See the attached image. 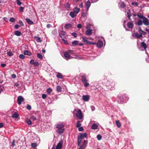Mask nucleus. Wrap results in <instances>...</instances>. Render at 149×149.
<instances>
[{"instance_id": "f8f14e48", "label": "nucleus", "mask_w": 149, "mask_h": 149, "mask_svg": "<svg viewBox=\"0 0 149 149\" xmlns=\"http://www.w3.org/2000/svg\"><path fill=\"white\" fill-rule=\"evenodd\" d=\"M97 47L99 48L101 47L103 45V42L101 40H99L96 43Z\"/></svg>"}, {"instance_id": "9d476101", "label": "nucleus", "mask_w": 149, "mask_h": 149, "mask_svg": "<svg viewBox=\"0 0 149 149\" xmlns=\"http://www.w3.org/2000/svg\"><path fill=\"white\" fill-rule=\"evenodd\" d=\"M89 97L90 96L89 95H84L82 96V99L84 101L87 102L89 100Z\"/></svg>"}, {"instance_id": "a19ab883", "label": "nucleus", "mask_w": 149, "mask_h": 149, "mask_svg": "<svg viewBox=\"0 0 149 149\" xmlns=\"http://www.w3.org/2000/svg\"><path fill=\"white\" fill-rule=\"evenodd\" d=\"M52 91V89L50 88H49L47 90V92L48 94H50Z\"/></svg>"}, {"instance_id": "7c9ffc66", "label": "nucleus", "mask_w": 149, "mask_h": 149, "mask_svg": "<svg viewBox=\"0 0 149 149\" xmlns=\"http://www.w3.org/2000/svg\"><path fill=\"white\" fill-rule=\"evenodd\" d=\"M18 116H19L18 113H17L15 112L12 115V117L13 118H18Z\"/></svg>"}, {"instance_id": "1a4fd4ad", "label": "nucleus", "mask_w": 149, "mask_h": 149, "mask_svg": "<svg viewBox=\"0 0 149 149\" xmlns=\"http://www.w3.org/2000/svg\"><path fill=\"white\" fill-rule=\"evenodd\" d=\"M143 23L146 26L149 25V21L147 18L145 17L143 20Z\"/></svg>"}, {"instance_id": "69168bd1", "label": "nucleus", "mask_w": 149, "mask_h": 149, "mask_svg": "<svg viewBox=\"0 0 149 149\" xmlns=\"http://www.w3.org/2000/svg\"><path fill=\"white\" fill-rule=\"evenodd\" d=\"M96 43L95 42H89L88 43V44L89 45H95L96 44Z\"/></svg>"}, {"instance_id": "774afa93", "label": "nucleus", "mask_w": 149, "mask_h": 149, "mask_svg": "<svg viewBox=\"0 0 149 149\" xmlns=\"http://www.w3.org/2000/svg\"><path fill=\"white\" fill-rule=\"evenodd\" d=\"M17 3L19 5H20L22 4L21 2L19 0H17Z\"/></svg>"}, {"instance_id": "e2e57ef3", "label": "nucleus", "mask_w": 149, "mask_h": 149, "mask_svg": "<svg viewBox=\"0 0 149 149\" xmlns=\"http://www.w3.org/2000/svg\"><path fill=\"white\" fill-rule=\"evenodd\" d=\"M75 58L77 59H81L82 58V57L77 55H75Z\"/></svg>"}, {"instance_id": "ea45409f", "label": "nucleus", "mask_w": 149, "mask_h": 149, "mask_svg": "<svg viewBox=\"0 0 149 149\" xmlns=\"http://www.w3.org/2000/svg\"><path fill=\"white\" fill-rule=\"evenodd\" d=\"M137 16L139 18L141 19H142L143 20V18L145 17L143 15H139V14H137Z\"/></svg>"}, {"instance_id": "3c124183", "label": "nucleus", "mask_w": 149, "mask_h": 149, "mask_svg": "<svg viewBox=\"0 0 149 149\" xmlns=\"http://www.w3.org/2000/svg\"><path fill=\"white\" fill-rule=\"evenodd\" d=\"M64 38H62V41L63 42L64 44H65V45H68V42L66 40H65Z\"/></svg>"}, {"instance_id": "0e129e2a", "label": "nucleus", "mask_w": 149, "mask_h": 149, "mask_svg": "<svg viewBox=\"0 0 149 149\" xmlns=\"http://www.w3.org/2000/svg\"><path fill=\"white\" fill-rule=\"evenodd\" d=\"M57 33V31L56 30H54L52 31V33L54 35H56Z\"/></svg>"}, {"instance_id": "7ed1b4c3", "label": "nucleus", "mask_w": 149, "mask_h": 149, "mask_svg": "<svg viewBox=\"0 0 149 149\" xmlns=\"http://www.w3.org/2000/svg\"><path fill=\"white\" fill-rule=\"evenodd\" d=\"M107 85L109 86V88L111 90H113L114 88V83L113 82H111L109 81H107Z\"/></svg>"}, {"instance_id": "72a5a7b5", "label": "nucleus", "mask_w": 149, "mask_h": 149, "mask_svg": "<svg viewBox=\"0 0 149 149\" xmlns=\"http://www.w3.org/2000/svg\"><path fill=\"white\" fill-rule=\"evenodd\" d=\"M143 23V21H142L141 20H139L138 22L136 24L139 26H141L142 24Z\"/></svg>"}, {"instance_id": "f257e3e1", "label": "nucleus", "mask_w": 149, "mask_h": 149, "mask_svg": "<svg viewBox=\"0 0 149 149\" xmlns=\"http://www.w3.org/2000/svg\"><path fill=\"white\" fill-rule=\"evenodd\" d=\"M65 124L63 122L57 123L56 125V132L59 134H62L65 130Z\"/></svg>"}, {"instance_id": "6e6d98bb", "label": "nucleus", "mask_w": 149, "mask_h": 149, "mask_svg": "<svg viewBox=\"0 0 149 149\" xmlns=\"http://www.w3.org/2000/svg\"><path fill=\"white\" fill-rule=\"evenodd\" d=\"M19 58L22 59H23L24 58L25 56H24V55L22 54H21L19 55Z\"/></svg>"}, {"instance_id": "79ce46f5", "label": "nucleus", "mask_w": 149, "mask_h": 149, "mask_svg": "<svg viewBox=\"0 0 149 149\" xmlns=\"http://www.w3.org/2000/svg\"><path fill=\"white\" fill-rule=\"evenodd\" d=\"M37 56L38 58L40 59H42L43 57L42 55L40 53H38L37 54Z\"/></svg>"}, {"instance_id": "9b49d317", "label": "nucleus", "mask_w": 149, "mask_h": 149, "mask_svg": "<svg viewBox=\"0 0 149 149\" xmlns=\"http://www.w3.org/2000/svg\"><path fill=\"white\" fill-rule=\"evenodd\" d=\"M123 99H121V100H120V101L119 102V103H120L122 101H125L127 100L129 98L127 95H125L124 96L122 97Z\"/></svg>"}, {"instance_id": "2eb2a0df", "label": "nucleus", "mask_w": 149, "mask_h": 149, "mask_svg": "<svg viewBox=\"0 0 149 149\" xmlns=\"http://www.w3.org/2000/svg\"><path fill=\"white\" fill-rule=\"evenodd\" d=\"M81 79L82 82L83 83H86L88 81V80L84 75L81 76Z\"/></svg>"}, {"instance_id": "0eeeda50", "label": "nucleus", "mask_w": 149, "mask_h": 149, "mask_svg": "<svg viewBox=\"0 0 149 149\" xmlns=\"http://www.w3.org/2000/svg\"><path fill=\"white\" fill-rule=\"evenodd\" d=\"M63 143V141L62 140H61L59 143L57 144L56 148V149H61L62 147Z\"/></svg>"}, {"instance_id": "e433bc0d", "label": "nucleus", "mask_w": 149, "mask_h": 149, "mask_svg": "<svg viewBox=\"0 0 149 149\" xmlns=\"http://www.w3.org/2000/svg\"><path fill=\"white\" fill-rule=\"evenodd\" d=\"M26 122L28 125H30L31 124V122L30 119H27L26 120Z\"/></svg>"}, {"instance_id": "603ef678", "label": "nucleus", "mask_w": 149, "mask_h": 149, "mask_svg": "<svg viewBox=\"0 0 149 149\" xmlns=\"http://www.w3.org/2000/svg\"><path fill=\"white\" fill-rule=\"evenodd\" d=\"M86 145L83 144L80 147L83 149H85V147H86Z\"/></svg>"}, {"instance_id": "864d4df0", "label": "nucleus", "mask_w": 149, "mask_h": 149, "mask_svg": "<svg viewBox=\"0 0 149 149\" xmlns=\"http://www.w3.org/2000/svg\"><path fill=\"white\" fill-rule=\"evenodd\" d=\"M97 138L98 140H100L102 138V136L100 134H98L97 136Z\"/></svg>"}, {"instance_id": "4be33fe9", "label": "nucleus", "mask_w": 149, "mask_h": 149, "mask_svg": "<svg viewBox=\"0 0 149 149\" xmlns=\"http://www.w3.org/2000/svg\"><path fill=\"white\" fill-rule=\"evenodd\" d=\"M77 14L73 11H71L70 13V15L72 18L74 17Z\"/></svg>"}, {"instance_id": "393cba45", "label": "nucleus", "mask_w": 149, "mask_h": 149, "mask_svg": "<svg viewBox=\"0 0 149 149\" xmlns=\"http://www.w3.org/2000/svg\"><path fill=\"white\" fill-rule=\"evenodd\" d=\"M81 139H82L79 137L78 136L77 139V145L78 146H80L81 145Z\"/></svg>"}, {"instance_id": "bf43d9fd", "label": "nucleus", "mask_w": 149, "mask_h": 149, "mask_svg": "<svg viewBox=\"0 0 149 149\" xmlns=\"http://www.w3.org/2000/svg\"><path fill=\"white\" fill-rule=\"evenodd\" d=\"M9 21L11 22H13L15 21V19L13 17H11L10 18Z\"/></svg>"}, {"instance_id": "680f3d73", "label": "nucleus", "mask_w": 149, "mask_h": 149, "mask_svg": "<svg viewBox=\"0 0 149 149\" xmlns=\"http://www.w3.org/2000/svg\"><path fill=\"white\" fill-rule=\"evenodd\" d=\"M84 83V86L85 87H87L89 85V84L88 83H87V82H86V83Z\"/></svg>"}, {"instance_id": "4d7b16f0", "label": "nucleus", "mask_w": 149, "mask_h": 149, "mask_svg": "<svg viewBox=\"0 0 149 149\" xmlns=\"http://www.w3.org/2000/svg\"><path fill=\"white\" fill-rule=\"evenodd\" d=\"M143 31L141 29V28H139L138 29V31L140 34H141L142 35V33H143Z\"/></svg>"}, {"instance_id": "a18cd8bd", "label": "nucleus", "mask_w": 149, "mask_h": 149, "mask_svg": "<svg viewBox=\"0 0 149 149\" xmlns=\"http://www.w3.org/2000/svg\"><path fill=\"white\" fill-rule=\"evenodd\" d=\"M4 89V88L3 86L2 85H0V94L1 92L3 91Z\"/></svg>"}, {"instance_id": "bb28decb", "label": "nucleus", "mask_w": 149, "mask_h": 149, "mask_svg": "<svg viewBox=\"0 0 149 149\" xmlns=\"http://www.w3.org/2000/svg\"><path fill=\"white\" fill-rule=\"evenodd\" d=\"M127 26L130 29H132L133 27V24L131 22H128L127 24Z\"/></svg>"}, {"instance_id": "13d9d810", "label": "nucleus", "mask_w": 149, "mask_h": 149, "mask_svg": "<svg viewBox=\"0 0 149 149\" xmlns=\"http://www.w3.org/2000/svg\"><path fill=\"white\" fill-rule=\"evenodd\" d=\"M33 64H34V66H38L39 64V63L38 62H34Z\"/></svg>"}, {"instance_id": "4468645a", "label": "nucleus", "mask_w": 149, "mask_h": 149, "mask_svg": "<svg viewBox=\"0 0 149 149\" xmlns=\"http://www.w3.org/2000/svg\"><path fill=\"white\" fill-rule=\"evenodd\" d=\"M90 6V2L89 0H88L85 3V8L87 10H88Z\"/></svg>"}, {"instance_id": "58836bf2", "label": "nucleus", "mask_w": 149, "mask_h": 149, "mask_svg": "<svg viewBox=\"0 0 149 149\" xmlns=\"http://www.w3.org/2000/svg\"><path fill=\"white\" fill-rule=\"evenodd\" d=\"M81 125V124L80 123V122L79 121H78L76 123V126L77 127H79Z\"/></svg>"}, {"instance_id": "5701e85b", "label": "nucleus", "mask_w": 149, "mask_h": 149, "mask_svg": "<svg viewBox=\"0 0 149 149\" xmlns=\"http://www.w3.org/2000/svg\"><path fill=\"white\" fill-rule=\"evenodd\" d=\"M141 47L143 48L144 49L147 48V45L144 42H142L141 43Z\"/></svg>"}, {"instance_id": "6ab92c4d", "label": "nucleus", "mask_w": 149, "mask_h": 149, "mask_svg": "<svg viewBox=\"0 0 149 149\" xmlns=\"http://www.w3.org/2000/svg\"><path fill=\"white\" fill-rule=\"evenodd\" d=\"M72 26V25L71 24L69 23L66 24L64 28L65 29H68L70 28Z\"/></svg>"}, {"instance_id": "c9c22d12", "label": "nucleus", "mask_w": 149, "mask_h": 149, "mask_svg": "<svg viewBox=\"0 0 149 149\" xmlns=\"http://www.w3.org/2000/svg\"><path fill=\"white\" fill-rule=\"evenodd\" d=\"M93 25L92 24H88L86 27V28L87 29H90L91 26H93Z\"/></svg>"}, {"instance_id": "39448f33", "label": "nucleus", "mask_w": 149, "mask_h": 149, "mask_svg": "<svg viewBox=\"0 0 149 149\" xmlns=\"http://www.w3.org/2000/svg\"><path fill=\"white\" fill-rule=\"evenodd\" d=\"M63 57L67 60L70 58V54L67 52H65L64 53Z\"/></svg>"}, {"instance_id": "423d86ee", "label": "nucleus", "mask_w": 149, "mask_h": 149, "mask_svg": "<svg viewBox=\"0 0 149 149\" xmlns=\"http://www.w3.org/2000/svg\"><path fill=\"white\" fill-rule=\"evenodd\" d=\"M24 101V98L21 96H19L17 99V101L18 104L20 105L22 102H23Z\"/></svg>"}, {"instance_id": "cd10ccee", "label": "nucleus", "mask_w": 149, "mask_h": 149, "mask_svg": "<svg viewBox=\"0 0 149 149\" xmlns=\"http://www.w3.org/2000/svg\"><path fill=\"white\" fill-rule=\"evenodd\" d=\"M34 39L38 42H42V40L40 39V37L38 36H35Z\"/></svg>"}, {"instance_id": "aec40b11", "label": "nucleus", "mask_w": 149, "mask_h": 149, "mask_svg": "<svg viewBox=\"0 0 149 149\" xmlns=\"http://www.w3.org/2000/svg\"><path fill=\"white\" fill-rule=\"evenodd\" d=\"M24 54L25 55H27L29 56H30L32 54L30 52L27 50H24Z\"/></svg>"}, {"instance_id": "f3484780", "label": "nucleus", "mask_w": 149, "mask_h": 149, "mask_svg": "<svg viewBox=\"0 0 149 149\" xmlns=\"http://www.w3.org/2000/svg\"><path fill=\"white\" fill-rule=\"evenodd\" d=\"M82 41L83 42L86 44H88L89 41L87 40L86 37H85L83 36L82 37Z\"/></svg>"}, {"instance_id": "c85d7f7f", "label": "nucleus", "mask_w": 149, "mask_h": 149, "mask_svg": "<svg viewBox=\"0 0 149 149\" xmlns=\"http://www.w3.org/2000/svg\"><path fill=\"white\" fill-rule=\"evenodd\" d=\"M26 20L27 23L30 24H32L33 23V21L28 18H26Z\"/></svg>"}, {"instance_id": "c03bdc74", "label": "nucleus", "mask_w": 149, "mask_h": 149, "mask_svg": "<svg viewBox=\"0 0 149 149\" xmlns=\"http://www.w3.org/2000/svg\"><path fill=\"white\" fill-rule=\"evenodd\" d=\"M78 43V42L77 41V40H74L73 41L72 43V44L73 45H77Z\"/></svg>"}, {"instance_id": "8fccbe9b", "label": "nucleus", "mask_w": 149, "mask_h": 149, "mask_svg": "<svg viewBox=\"0 0 149 149\" xmlns=\"http://www.w3.org/2000/svg\"><path fill=\"white\" fill-rule=\"evenodd\" d=\"M15 141L13 140V141L12 142L11 145H10V147L11 148L12 147V148H13V147L15 146Z\"/></svg>"}, {"instance_id": "49530a36", "label": "nucleus", "mask_w": 149, "mask_h": 149, "mask_svg": "<svg viewBox=\"0 0 149 149\" xmlns=\"http://www.w3.org/2000/svg\"><path fill=\"white\" fill-rule=\"evenodd\" d=\"M37 146V144L36 143H32L31 144V146L32 148H34Z\"/></svg>"}, {"instance_id": "b1692460", "label": "nucleus", "mask_w": 149, "mask_h": 149, "mask_svg": "<svg viewBox=\"0 0 149 149\" xmlns=\"http://www.w3.org/2000/svg\"><path fill=\"white\" fill-rule=\"evenodd\" d=\"M88 10H84L83 11L82 13V16L83 17H85L87 16V12Z\"/></svg>"}, {"instance_id": "37998d69", "label": "nucleus", "mask_w": 149, "mask_h": 149, "mask_svg": "<svg viewBox=\"0 0 149 149\" xmlns=\"http://www.w3.org/2000/svg\"><path fill=\"white\" fill-rule=\"evenodd\" d=\"M132 5L135 6H137L138 5L137 2L136 1L132 2Z\"/></svg>"}, {"instance_id": "6e6552de", "label": "nucleus", "mask_w": 149, "mask_h": 149, "mask_svg": "<svg viewBox=\"0 0 149 149\" xmlns=\"http://www.w3.org/2000/svg\"><path fill=\"white\" fill-rule=\"evenodd\" d=\"M85 33L87 36H90L92 33V31L91 29H87Z\"/></svg>"}, {"instance_id": "c756f323", "label": "nucleus", "mask_w": 149, "mask_h": 149, "mask_svg": "<svg viewBox=\"0 0 149 149\" xmlns=\"http://www.w3.org/2000/svg\"><path fill=\"white\" fill-rule=\"evenodd\" d=\"M21 34V32L18 31H16L15 32V34L17 36H20Z\"/></svg>"}, {"instance_id": "5fc2aeb1", "label": "nucleus", "mask_w": 149, "mask_h": 149, "mask_svg": "<svg viewBox=\"0 0 149 149\" xmlns=\"http://www.w3.org/2000/svg\"><path fill=\"white\" fill-rule=\"evenodd\" d=\"M65 7L66 8L68 9L70 7V5L68 3H66L65 6Z\"/></svg>"}, {"instance_id": "dca6fc26", "label": "nucleus", "mask_w": 149, "mask_h": 149, "mask_svg": "<svg viewBox=\"0 0 149 149\" xmlns=\"http://www.w3.org/2000/svg\"><path fill=\"white\" fill-rule=\"evenodd\" d=\"M80 10V9L77 7H75L73 9V12L77 14H78Z\"/></svg>"}, {"instance_id": "4c0bfd02", "label": "nucleus", "mask_w": 149, "mask_h": 149, "mask_svg": "<svg viewBox=\"0 0 149 149\" xmlns=\"http://www.w3.org/2000/svg\"><path fill=\"white\" fill-rule=\"evenodd\" d=\"M127 16L129 19H130V17L131 16V14L130 13V10L129 9L127 13Z\"/></svg>"}, {"instance_id": "09e8293b", "label": "nucleus", "mask_w": 149, "mask_h": 149, "mask_svg": "<svg viewBox=\"0 0 149 149\" xmlns=\"http://www.w3.org/2000/svg\"><path fill=\"white\" fill-rule=\"evenodd\" d=\"M7 55L9 56H13V53L12 52L10 51L8 52L7 53Z\"/></svg>"}, {"instance_id": "338daca9", "label": "nucleus", "mask_w": 149, "mask_h": 149, "mask_svg": "<svg viewBox=\"0 0 149 149\" xmlns=\"http://www.w3.org/2000/svg\"><path fill=\"white\" fill-rule=\"evenodd\" d=\"M26 108L27 109L30 110L31 109V106L29 104L27 105L26 106Z\"/></svg>"}, {"instance_id": "a211bd4d", "label": "nucleus", "mask_w": 149, "mask_h": 149, "mask_svg": "<svg viewBox=\"0 0 149 149\" xmlns=\"http://www.w3.org/2000/svg\"><path fill=\"white\" fill-rule=\"evenodd\" d=\"M79 137H80L81 139H83L84 138H86L87 134L86 133H85L84 134H80L78 136Z\"/></svg>"}, {"instance_id": "2f4dec72", "label": "nucleus", "mask_w": 149, "mask_h": 149, "mask_svg": "<svg viewBox=\"0 0 149 149\" xmlns=\"http://www.w3.org/2000/svg\"><path fill=\"white\" fill-rule=\"evenodd\" d=\"M57 91L59 92H61V88L59 86H58L56 87Z\"/></svg>"}, {"instance_id": "de8ad7c7", "label": "nucleus", "mask_w": 149, "mask_h": 149, "mask_svg": "<svg viewBox=\"0 0 149 149\" xmlns=\"http://www.w3.org/2000/svg\"><path fill=\"white\" fill-rule=\"evenodd\" d=\"M24 9V8L23 7L20 6L19 8V10L20 12L22 13L23 12Z\"/></svg>"}, {"instance_id": "ddd939ff", "label": "nucleus", "mask_w": 149, "mask_h": 149, "mask_svg": "<svg viewBox=\"0 0 149 149\" xmlns=\"http://www.w3.org/2000/svg\"><path fill=\"white\" fill-rule=\"evenodd\" d=\"M132 36L134 37H136L137 38H139L142 37V35L141 34H138L137 33H133Z\"/></svg>"}, {"instance_id": "052dcab7", "label": "nucleus", "mask_w": 149, "mask_h": 149, "mask_svg": "<svg viewBox=\"0 0 149 149\" xmlns=\"http://www.w3.org/2000/svg\"><path fill=\"white\" fill-rule=\"evenodd\" d=\"M71 35L73 36L74 38H76L77 36V34L76 33L73 32L72 33Z\"/></svg>"}, {"instance_id": "a878e982", "label": "nucleus", "mask_w": 149, "mask_h": 149, "mask_svg": "<svg viewBox=\"0 0 149 149\" xmlns=\"http://www.w3.org/2000/svg\"><path fill=\"white\" fill-rule=\"evenodd\" d=\"M98 125L94 123L93 124L91 128L93 130H95L97 128Z\"/></svg>"}, {"instance_id": "412c9836", "label": "nucleus", "mask_w": 149, "mask_h": 149, "mask_svg": "<svg viewBox=\"0 0 149 149\" xmlns=\"http://www.w3.org/2000/svg\"><path fill=\"white\" fill-rule=\"evenodd\" d=\"M119 6L121 8H124L125 7V4L124 2H121L119 3Z\"/></svg>"}, {"instance_id": "20e7f679", "label": "nucleus", "mask_w": 149, "mask_h": 149, "mask_svg": "<svg viewBox=\"0 0 149 149\" xmlns=\"http://www.w3.org/2000/svg\"><path fill=\"white\" fill-rule=\"evenodd\" d=\"M66 32L63 31H61L59 33V34L60 37L62 38H66L68 37V36L65 34Z\"/></svg>"}, {"instance_id": "f03ea898", "label": "nucleus", "mask_w": 149, "mask_h": 149, "mask_svg": "<svg viewBox=\"0 0 149 149\" xmlns=\"http://www.w3.org/2000/svg\"><path fill=\"white\" fill-rule=\"evenodd\" d=\"M73 112L77 118L81 120L83 118V114L80 109H75Z\"/></svg>"}, {"instance_id": "473e14b6", "label": "nucleus", "mask_w": 149, "mask_h": 149, "mask_svg": "<svg viewBox=\"0 0 149 149\" xmlns=\"http://www.w3.org/2000/svg\"><path fill=\"white\" fill-rule=\"evenodd\" d=\"M56 77L60 79H62L63 76L60 73H58L56 75Z\"/></svg>"}, {"instance_id": "f704fd0d", "label": "nucleus", "mask_w": 149, "mask_h": 149, "mask_svg": "<svg viewBox=\"0 0 149 149\" xmlns=\"http://www.w3.org/2000/svg\"><path fill=\"white\" fill-rule=\"evenodd\" d=\"M116 124L118 127H121V124L119 121L118 120H116Z\"/></svg>"}]
</instances>
